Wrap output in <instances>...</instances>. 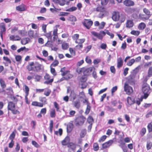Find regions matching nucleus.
Instances as JSON below:
<instances>
[{
	"label": "nucleus",
	"mask_w": 152,
	"mask_h": 152,
	"mask_svg": "<svg viewBox=\"0 0 152 152\" xmlns=\"http://www.w3.org/2000/svg\"><path fill=\"white\" fill-rule=\"evenodd\" d=\"M42 65L38 62L34 63L31 62L28 63L26 66V68L28 71H33L36 72H39L41 69Z\"/></svg>",
	"instance_id": "1"
},
{
	"label": "nucleus",
	"mask_w": 152,
	"mask_h": 152,
	"mask_svg": "<svg viewBox=\"0 0 152 152\" xmlns=\"http://www.w3.org/2000/svg\"><path fill=\"white\" fill-rule=\"evenodd\" d=\"M112 18L114 21L124 22L125 20L126 17L123 14H120L119 12L115 11L113 12Z\"/></svg>",
	"instance_id": "2"
},
{
	"label": "nucleus",
	"mask_w": 152,
	"mask_h": 152,
	"mask_svg": "<svg viewBox=\"0 0 152 152\" xmlns=\"http://www.w3.org/2000/svg\"><path fill=\"white\" fill-rule=\"evenodd\" d=\"M7 107L8 110H10L13 114H18L20 113L18 110V107L16 106V104L13 102L10 101L8 102Z\"/></svg>",
	"instance_id": "3"
},
{
	"label": "nucleus",
	"mask_w": 152,
	"mask_h": 152,
	"mask_svg": "<svg viewBox=\"0 0 152 152\" xmlns=\"http://www.w3.org/2000/svg\"><path fill=\"white\" fill-rule=\"evenodd\" d=\"M151 90L149 85L147 83H145L142 85V91L144 95L142 96L144 99H146L149 95Z\"/></svg>",
	"instance_id": "4"
},
{
	"label": "nucleus",
	"mask_w": 152,
	"mask_h": 152,
	"mask_svg": "<svg viewBox=\"0 0 152 152\" xmlns=\"http://www.w3.org/2000/svg\"><path fill=\"white\" fill-rule=\"evenodd\" d=\"M86 120V118L83 116L81 115L76 118L75 120L74 123L77 126H82Z\"/></svg>",
	"instance_id": "5"
},
{
	"label": "nucleus",
	"mask_w": 152,
	"mask_h": 152,
	"mask_svg": "<svg viewBox=\"0 0 152 152\" xmlns=\"http://www.w3.org/2000/svg\"><path fill=\"white\" fill-rule=\"evenodd\" d=\"M96 11L98 12H99V15H101L102 17H103L107 13L106 8L100 6L97 7L96 9Z\"/></svg>",
	"instance_id": "6"
},
{
	"label": "nucleus",
	"mask_w": 152,
	"mask_h": 152,
	"mask_svg": "<svg viewBox=\"0 0 152 152\" xmlns=\"http://www.w3.org/2000/svg\"><path fill=\"white\" fill-rule=\"evenodd\" d=\"M124 91L128 95H130L133 92L132 87L129 86L128 84L126 83H124Z\"/></svg>",
	"instance_id": "7"
},
{
	"label": "nucleus",
	"mask_w": 152,
	"mask_h": 152,
	"mask_svg": "<svg viewBox=\"0 0 152 152\" xmlns=\"http://www.w3.org/2000/svg\"><path fill=\"white\" fill-rule=\"evenodd\" d=\"M82 23L87 29H89L92 26L93 22L90 19H84Z\"/></svg>",
	"instance_id": "8"
},
{
	"label": "nucleus",
	"mask_w": 152,
	"mask_h": 152,
	"mask_svg": "<svg viewBox=\"0 0 152 152\" xmlns=\"http://www.w3.org/2000/svg\"><path fill=\"white\" fill-rule=\"evenodd\" d=\"M135 76L134 74H131L129 77L126 83L128 84H129L132 86L134 85L135 84Z\"/></svg>",
	"instance_id": "9"
},
{
	"label": "nucleus",
	"mask_w": 152,
	"mask_h": 152,
	"mask_svg": "<svg viewBox=\"0 0 152 152\" xmlns=\"http://www.w3.org/2000/svg\"><path fill=\"white\" fill-rule=\"evenodd\" d=\"M50 76L48 73H46L44 76V79L46 81L44 83L47 84H51L53 81V78L50 79Z\"/></svg>",
	"instance_id": "10"
},
{
	"label": "nucleus",
	"mask_w": 152,
	"mask_h": 152,
	"mask_svg": "<svg viewBox=\"0 0 152 152\" xmlns=\"http://www.w3.org/2000/svg\"><path fill=\"white\" fill-rule=\"evenodd\" d=\"M44 35L48 39V40L46 43L45 44V46H49L50 44L51 43V40L52 39V35L51 32L50 31L48 33H46Z\"/></svg>",
	"instance_id": "11"
},
{
	"label": "nucleus",
	"mask_w": 152,
	"mask_h": 152,
	"mask_svg": "<svg viewBox=\"0 0 152 152\" xmlns=\"http://www.w3.org/2000/svg\"><path fill=\"white\" fill-rule=\"evenodd\" d=\"M123 4L127 7H132L135 4L134 2L131 0H125L123 1Z\"/></svg>",
	"instance_id": "12"
},
{
	"label": "nucleus",
	"mask_w": 152,
	"mask_h": 152,
	"mask_svg": "<svg viewBox=\"0 0 152 152\" xmlns=\"http://www.w3.org/2000/svg\"><path fill=\"white\" fill-rule=\"evenodd\" d=\"M16 9L19 11H26L27 9V7L24 4H22L16 7Z\"/></svg>",
	"instance_id": "13"
},
{
	"label": "nucleus",
	"mask_w": 152,
	"mask_h": 152,
	"mask_svg": "<svg viewBox=\"0 0 152 152\" xmlns=\"http://www.w3.org/2000/svg\"><path fill=\"white\" fill-rule=\"evenodd\" d=\"M113 142V140H110L103 143L102 145V148L104 149L109 148L112 145Z\"/></svg>",
	"instance_id": "14"
},
{
	"label": "nucleus",
	"mask_w": 152,
	"mask_h": 152,
	"mask_svg": "<svg viewBox=\"0 0 152 152\" xmlns=\"http://www.w3.org/2000/svg\"><path fill=\"white\" fill-rule=\"evenodd\" d=\"M70 138L68 136L66 137L64 139L61 141V143L62 145L66 146L67 145L69 142Z\"/></svg>",
	"instance_id": "15"
},
{
	"label": "nucleus",
	"mask_w": 152,
	"mask_h": 152,
	"mask_svg": "<svg viewBox=\"0 0 152 152\" xmlns=\"http://www.w3.org/2000/svg\"><path fill=\"white\" fill-rule=\"evenodd\" d=\"M150 17L147 16V15L145 14L140 13L139 15V18L140 19L143 21L149 19Z\"/></svg>",
	"instance_id": "16"
},
{
	"label": "nucleus",
	"mask_w": 152,
	"mask_h": 152,
	"mask_svg": "<svg viewBox=\"0 0 152 152\" xmlns=\"http://www.w3.org/2000/svg\"><path fill=\"white\" fill-rule=\"evenodd\" d=\"M74 127V125L72 123L70 122L67 124V131L68 133H70Z\"/></svg>",
	"instance_id": "17"
},
{
	"label": "nucleus",
	"mask_w": 152,
	"mask_h": 152,
	"mask_svg": "<svg viewBox=\"0 0 152 152\" xmlns=\"http://www.w3.org/2000/svg\"><path fill=\"white\" fill-rule=\"evenodd\" d=\"M123 64V61L121 57H120L117 59V67L118 68L121 67Z\"/></svg>",
	"instance_id": "18"
},
{
	"label": "nucleus",
	"mask_w": 152,
	"mask_h": 152,
	"mask_svg": "<svg viewBox=\"0 0 152 152\" xmlns=\"http://www.w3.org/2000/svg\"><path fill=\"white\" fill-rule=\"evenodd\" d=\"M0 32L5 33L6 31V26L4 23H0Z\"/></svg>",
	"instance_id": "19"
},
{
	"label": "nucleus",
	"mask_w": 152,
	"mask_h": 152,
	"mask_svg": "<svg viewBox=\"0 0 152 152\" xmlns=\"http://www.w3.org/2000/svg\"><path fill=\"white\" fill-rule=\"evenodd\" d=\"M92 69L91 68H86L84 67L83 70V75L86 76L88 75L89 73L92 71Z\"/></svg>",
	"instance_id": "20"
},
{
	"label": "nucleus",
	"mask_w": 152,
	"mask_h": 152,
	"mask_svg": "<svg viewBox=\"0 0 152 152\" xmlns=\"http://www.w3.org/2000/svg\"><path fill=\"white\" fill-rule=\"evenodd\" d=\"M70 72L69 71L67 70V73L65 74V75L64 76L65 77V80H68L73 77V75L70 74Z\"/></svg>",
	"instance_id": "21"
},
{
	"label": "nucleus",
	"mask_w": 152,
	"mask_h": 152,
	"mask_svg": "<svg viewBox=\"0 0 152 152\" xmlns=\"http://www.w3.org/2000/svg\"><path fill=\"white\" fill-rule=\"evenodd\" d=\"M134 26L133 22L132 20H127L126 23V26L127 28H131Z\"/></svg>",
	"instance_id": "22"
},
{
	"label": "nucleus",
	"mask_w": 152,
	"mask_h": 152,
	"mask_svg": "<svg viewBox=\"0 0 152 152\" xmlns=\"http://www.w3.org/2000/svg\"><path fill=\"white\" fill-rule=\"evenodd\" d=\"M58 29L57 28H56L54 29L53 34V39L54 41L56 40L58 38Z\"/></svg>",
	"instance_id": "23"
},
{
	"label": "nucleus",
	"mask_w": 152,
	"mask_h": 152,
	"mask_svg": "<svg viewBox=\"0 0 152 152\" xmlns=\"http://www.w3.org/2000/svg\"><path fill=\"white\" fill-rule=\"evenodd\" d=\"M39 100L41 102V104H42L43 107L44 105L47 104L48 103L47 99L45 97H40L39 98Z\"/></svg>",
	"instance_id": "24"
},
{
	"label": "nucleus",
	"mask_w": 152,
	"mask_h": 152,
	"mask_svg": "<svg viewBox=\"0 0 152 152\" xmlns=\"http://www.w3.org/2000/svg\"><path fill=\"white\" fill-rule=\"evenodd\" d=\"M31 105L33 106L38 107H43L42 104H41V102L37 101L32 102Z\"/></svg>",
	"instance_id": "25"
},
{
	"label": "nucleus",
	"mask_w": 152,
	"mask_h": 152,
	"mask_svg": "<svg viewBox=\"0 0 152 152\" xmlns=\"http://www.w3.org/2000/svg\"><path fill=\"white\" fill-rule=\"evenodd\" d=\"M127 101L128 104L130 105L134 104L135 102L134 99H132L130 97H128L127 98Z\"/></svg>",
	"instance_id": "26"
},
{
	"label": "nucleus",
	"mask_w": 152,
	"mask_h": 152,
	"mask_svg": "<svg viewBox=\"0 0 152 152\" xmlns=\"http://www.w3.org/2000/svg\"><path fill=\"white\" fill-rule=\"evenodd\" d=\"M30 41V39L29 38L26 37L22 39L21 42L22 45H25L28 43Z\"/></svg>",
	"instance_id": "27"
},
{
	"label": "nucleus",
	"mask_w": 152,
	"mask_h": 152,
	"mask_svg": "<svg viewBox=\"0 0 152 152\" xmlns=\"http://www.w3.org/2000/svg\"><path fill=\"white\" fill-rule=\"evenodd\" d=\"M0 84L2 89H4L6 87L4 81L2 78H0Z\"/></svg>",
	"instance_id": "28"
},
{
	"label": "nucleus",
	"mask_w": 152,
	"mask_h": 152,
	"mask_svg": "<svg viewBox=\"0 0 152 152\" xmlns=\"http://www.w3.org/2000/svg\"><path fill=\"white\" fill-rule=\"evenodd\" d=\"M146 25L145 23L143 22L140 23L138 26V28L140 30H143L146 27Z\"/></svg>",
	"instance_id": "29"
},
{
	"label": "nucleus",
	"mask_w": 152,
	"mask_h": 152,
	"mask_svg": "<svg viewBox=\"0 0 152 152\" xmlns=\"http://www.w3.org/2000/svg\"><path fill=\"white\" fill-rule=\"evenodd\" d=\"M143 12L147 16L151 17V12L150 10L147 9L146 8H144L143 10Z\"/></svg>",
	"instance_id": "30"
},
{
	"label": "nucleus",
	"mask_w": 152,
	"mask_h": 152,
	"mask_svg": "<svg viewBox=\"0 0 152 152\" xmlns=\"http://www.w3.org/2000/svg\"><path fill=\"white\" fill-rule=\"evenodd\" d=\"M28 36L30 38L32 39L35 37V35L34 34V31L32 30H29L28 31Z\"/></svg>",
	"instance_id": "31"
},
{
	"label": "nucleus",
	"mask_w": 152,
	"mask_h": 152,
	"mask_svg": "<svg viewBox=\"0 0 152 152\" xmlns=\"http://www.w3.org/2000/svg\"><path fill=\"white\" fill-rule=\"evenodd\" d=\"M19 96L18 95H16V96H11V99L14 102H15L16 104L17 102L18 101V97H19Z\"/></svg>",
	"instance_id": "32"
},
{
	"label": "nucleus",
	"mask_w": 152,
	"mask_h": 152,
	"mask_svg": "<svg viewBox=\"0 0 152 152\" xmlns=\"http://www.w3.org/2000/svg\"><path fill=\"white\" fill-rule=\"evenodd\" d=\"M58 61L56 59L54 60L50 65V67H55L57 66L59 64Z\"/></svg>",
	"instance_id": "33"
},
{
	"label": "nucleus",
	"mask_w": 152,
	"mask_h": 152,
	"mask_svg": "<svg viewBox=\"0 0 152 152\" xmlns=\"http://www.w3.org/2000/svg\"><path fill=\"white\" fill-rule=\"evenodd\" d=\"M67 147L70 148L72 150H74L76 148L75 144L72 142H70L67 145Z\"/></svg>",
	"instance_id": "34"
},
{
	"label": "nucleus",
	"mask_w": 152,
	"mask_h": 152,
	"mask_svg": "<svg viewBox=\"0 0 152 152\" xmlns=\"http://www.w3.org/2000/svg\"><path fill=\"white\" fill-rule=\"evenodd\" d=\"M16 133V130L15 129L13 131V132L10 135L9 138L11 140H13L15 137V134Z\"/></svg>",
	"instance_id": "35"
},
{
	"label": "nucleus",
	"mask_w": 152,
	"mask_h": 152,
	"mask_svg": "<svg viewBox=\"0 0 152 152\" xmlns=\"http://www.w3.org/2000/svg\"><path fill=\"white\" fill-rule=\"evenodd\" d=\"M74 106L77 109H79L80 106V102L79 100L74 102L73 103Z\"/></svg>",
	"instance_id": "36"
},
{
	"label": "nucleus",
	"mask_w": 152,
	"mask_h": 152,
	"mask_svg": "<svg viewBox=\"0 0 152 152\" xmlns=\"http://www.w3.org/2000/svg\"><path fill=\"white\" fill-rule=\"evenodd\" d=\"M24 88L23 89V90L25 93V95H28L29 91V88L27 85H26L24 86Z\"/></svg>",
	"instance_id": "37"
},
{
	"label": "nucleus",
	"mask_w": 152,
	"mask_h": 152,
	"mask_svg": "<svg viewBox=\"0 0 152 152\" xmlns=\"http://www.w3.org/2000/svg\"><path fill=\"white\" fill-rule=\"evenodd\" d=\"M143 99H144V98L143 97V96H142L140 98H138V99L135 101V103H136L138 105H139L140 104L141 102L143 101Z\"/></svg>",
	"instance_id": "38"
},
{
	"label": "nucleus",
	"mask_w": 152,
	"mask_h": 152,
	"mask_svg": "<svg viewBox=\"0 0 152 152\" xmlns=\"http://www.w3.org/2000/svg\"><path fill=\"white\" fill-rule=\"evenodd\" d=\"M63 133V130L62 129L60 128L59 129L58 131H55L54 134L57 135H58L59 134V136H61Z\"/></svg>",
	"instance_id": "39"
},
{
	"label": "nucleus",
	"mask_w": 152,
	"mask_h": 152,
	"mask_svg": "<svg viewBox=\"0 0 152 152\" xmlns=\"http://www.w3.org/2000/svg\"><path fill=\"white\" fill-rule=\"evenodd\" d=\"M85 41V39L84 38L80 39H78L76 41H75V43L78 44H83Z\"/></svg>",
	"instance_id": "40"
},
{
	"label": "nucleus",
	"mask_w": 152,
	"mask_h": 152,
	"mask_svg": "<svg viewBox=\"0 0 152 152\" xmlns=\"http://www.w3.org/2000/svg\"><path fill=\"white\" fill-rule=\"evenodd\" d=\"M87 79V76L83 75L80 78V80L81 82H85Z\"/></svg>",
	"instance_id": "41"
},
{
	"label": "nucleus",
	"mask_w": 152,
	"mask_h": 152,
	"mask_svg": "<svg viewBox=\"0 0 152 152\" xmlns=\"http://www.w3.org/2000/svg\"><path fill=\"white\" fill-rule=\"evenodd\" d=\"M50 115L52 118H55L56 117V113L55 109H52L50 113Z\"/></svg>",
	"instance_id": "42"
},
{
	"label": "nucleus",
	"mask_w": 152,
	"mask_h": 152,
	"mask_svg": "<svg viewBox=\"0 0 152 152\" xmlns=\"http://www.w3.org/2000/svg\"><path fill=\"white\" fill-rule=\"evenodd\" d=\"M53 121L51 120L49 124V130L50 133H51L53 132Z\"/></svg>",
	"instance_id": "43"
},
{
	"label": "nucleus",
	"mask_w": 152,
	"mask_h": 152,
	"mask_svg": "<svg viewBox=\"0 0 152 152\" xmlns=\"http://www.w3.org/2000/svg\"><path fill=\"white\" fill-rule=\"evenodd\" d=\"M61 46L63 49L65 50L68 48L69 45L67 43H64L62 44Z\"/></svg>",
	"instance_id": "44"
},
{
	"label": "nucleus",
	"mask_w": 152,
	"mask_h": 152,
	"mask_svg": "<svg viewBox=\"0 0 152 152\" xmlns=\"http://www.w3.org/2000/svg\"><path fill=\"white\" fill-rule=\"evenodd\" d=\"M93 147L94 151H98L99 149V146L98 143L97 142L94 143Z\"/></svg>",
	"instance_id": "45"
},
{
	"label": "nucleus",
	"mask_w": 152,
	"mask_h": 152,
	"mask_svg": "<svg viewBox=\"0 0 152 152\" xmlns=\"http://www.w3.org/2000/svg\"><path fill=\"white\" fill-rule=\"evenodd\" d=\"M91 109V107L90 104L87 105L85 113L86 115H88Z\"/></svg>",
	"instance_id": "46"
},
{
	"label": "nucleus",
	"mask_w": 152,
	"mask_h": 152,
	"mask_svg": "<svg viewBox=\"0 0 152 152\" xmlns=\"http://www.w3.org/2000/svg\"><path fill=\"white\" fill-rule=\"evenodd\" d=\"M79 34H74L72 36V38L74 40H75V41H76L79 38Z\"/></svg>",
	"instance_id": "47"
},
{
	"label": "nucleus",
	"mask_w": 152,
	"mask_h": 152,
	"mask_svg": "<svg viewBox=\"0 0 152 152\" xmlns=\"http://www.w3.org/2000/svg\"><path fill=\"white\" fill-rule=\"evenodd\" d=\"M87 121L90 124H92V123L94 121V120L91 116H89L88 118Z\"/></svg>",
	"instance_id": "48"
},
{
	"label": "nucleus",
	"mask_w": 152,
	"mask_h": 152,
	"mask_svg": "<svg viewBox=\"0 0 152 152\" xmlns=\"http://www.w3.org/2000/svg\"><path fill=\"white\" fill-rule=\"evenodd\" d=\"M130 33L132 35L137 36L139 35L140 31H138L132 30Z\"/></svg>",
	"instance_id": "49"
},
{
	"label": "nucleus",
	"mask_w": 152,
	"mask_h": 152,
	"mask_svg": "<svg viewBox=\"0 0 152 152\" xmlns=\"http://www.w3.org/2000/svg\"><path fill=\"white\" fill-rule=\"evenodd\" d=\"M65 67H64L61 69L60 72H61V75L62 76H64L65 75V74L67 73V71L65 70Z\"/></svg>",
	"instance_id": "50"
},
{
	"label": "nucleus",
	"mask_w": 152,
	"mask_h": 152,
	"mask_svg": "<svg viewBox=\"0 0 152 152\" xmlns=\"http://www.w3.org/2000/svg\"><path fill=\"white\" fill-rule=\"evenodd\" d=\"M50 72L54 76H56L57 75V73L55 69L52 67H50Z\"/></svg>",
	"instance_id": "51"
},
{
	"label": "nucleus",
	"mask_w": 152,
	"mask_h": 152,
	"mask_svg": "<svg viewBox=\"0 0 152 152\" xmlns=\"http://www.w3.org/2000/svg\"><path fill=\"white\" fill-rule=\"evenodd\" d=\"M135 61V59L134 58L131 59L127 63V65L129 66H131Z\"/></svg>",
	"instance_id": "52"
},
{
	"label": "nucleus",
	"mask_w": 152,
	"mask_h": 152,
	"mask_svg": "<svg viewBox=\"0 0 152 152\" xmlns=\"http://www.w3.org/2000/svg\"><path fill=\"white\" fill-rule=\"evenodd\" d=\"M16 61L18 62H19L20 63L22 61V57L20 55H17L15 56Z\"/></svg>",
	"instance_id": "53"
},
{
	"label": "nucleus",
	"mask_w": 152,
	"mask_h": 152,
	"mask_svg": "<svg viewBox=\"0 0 152 152\" xmlns=\"http://www.w3.org/2000/svg\"><path fill=\"white\" fill-rule=\"evenodd\" d=\"M84 67H83L81 68H77L76 70V72L79 74H80L82 73L83 72Z\"/></svg>",
	"instance_id": "54"
},
{
	"label": "nucleus",
	"mask_w": 152,
	"mask_h": 152,
	"mask_svg": "<svg viewBox=\"0 0 152 152\" xmlns=\"http://www.w3.org/2000/svg\"><path fill=\"white\" fill-rule=\"evenodd\" d=\"M107 136L105 135L102 136L98 140L99 142H101L104 141L107 138Z\"/></svg>",
	"instance_id": "55"
},
{
	"label": "nucleus",
	"mask_w": 152,
	"mask_h": 152,
	"mask_svg": "<svg viewBox=\"0 0 152 152\" xmlns=\"http://www.w3.org/2000/svg\"><path fill=\"white\" fill-rule=\"evenodd\" d=\"M147 128L148 132L149 133L152 132V124L151 123H149L147 126Z\"/></svg>",
	"instance_id": "56"
},
{
	"label": "nucleus",
	"mask_w": 152,
	"mask_h": 152,
	"mask_svg": "<svg viewBox=\"0 0 152 152\" xmlns=\"http://www.w3.org/2000/svg\"><path fill=\"white\" fill-rule=\"evenodd\" d=\"M70 96L72 98L73 100H75L76 98V95L75 93L73 91H71Z\"/></svg>",
	"instance_id": "57"
},
{
	"label": "nucleus",
	"mask_w": 152,
	"mask_h": 152,
	"mask_svg": "<svg viewBox=\"0 0 152 152\" xmlns=\"http://www.w3.org/2000/svg\"><path fill=\"white\" fill-rule=\"evenodd\" d=\"M51 92V91L49 89H47L46 91H45L44 94L46 96H48Z\"/></svg>",
	"instance_id": "58"
},
{
	"label": "nucleus",
	"mask_w": 152,
	"mask_h": 152,
	"mask_svg": "<svg viewBox=\"0 0 152 152\" xmlns=\"http://www.w3.org/2000/svg\"><path fill=\"white\" fill-rule=\"evenodd\" d=\"M148 75L149 77H151L152 76V66L150 67L148 71Z\"/></svg>",
	"instance_id": "59"
},
{
	"label": "nucleus",
	"mask_w": 152,
	"mask_h": 152,
	"mask_svg": "<svg viewBox=\"0 0 152 152\" xmlns=\"http://www.w3.org/2000/svg\"><path fill=\"white\" fill-rule=\"evenodd\" d=\"M53 104L55 107L56 109V110L57 111H58L60 109L59 104L56 102H54Z\"/></svg>",
	"instance_id": "60"
},
{
	"label": "nucleus",
	"mask_w": 152,
	"mask_h": 152,
	"mask_svg": "<svg viewBox=\"0 0 152 152\" xmlns=\"http://www.w3.org/2000/svg\"><path fill=\"white\" fill-rule=\"evenodd\" d=\"M152 147V143L151 142H147L146 145V148L147 150L150 149Z\"/></svg>",
	"instance_id": "61"
},
{
	"label": "nucleus",
	"mask_w": 152,
	"mask_h": 152,
	"mask_svg": "<svg viewBox=\"0 0 152 152\" xmlns=\"http://www.w3.org/2000/svg\"><path fill=\"white\" fill-rule=\"evenodd\" d=\"M146 132V129L145 128H143L140 132V134L142 136H143Z\"/></svg>",
	"instance_id": "62"
},
{
	"label": "nucleus",
	"mask_w": 152,
	"mask_h": 152,
	"mask_svg": "<svg viewBox=\"0 0 152 152\" xmlns=\"http://www.w3.org/2000/svg\"><path fill=\"white\" fill-rule=\"evenodd\" d=\"M3 59L7 63L11 64V63L10 60L7 56H4Z\"/></svg>",
	"instance_id": "63"
},
{
	"label": "nucleus",
	"mask_w": 152,
	"mask_h": 152,
	"mask_svg": "<svg viewBox=\"0 0 152 152\" xmlns=\"http://www.w3.org/2000/svg\"><path fill=\"white\" fill-rule=\"evenodd\" d=\"M42 76L36 75L35 76V79L37 81H39L40 79L42 78Z\"/></svg>",
	"instance_id": "64"
}]
</instances>
